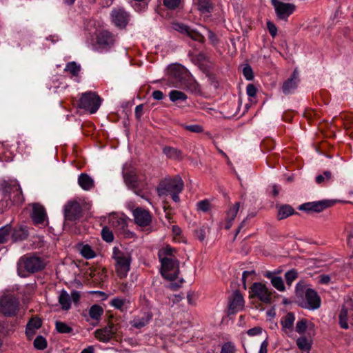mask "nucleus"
I'll use <instances>...</instances> for the list:
<instances>
[{
  "mask_svg": "<svg viewBox=\"0 0 353 353\" xmlns=\"http://www.w3.org/2000/svg\"><path fill=\"white\" fill-rule=\"evenodd\" d=\"M103 313V309L99 305H93L89 310V315L94 320H99Z\"/></svg>",
  "mask_w": 353,
  "mask_h": 353,
  "instance_id": "33",
  "label": "nucleus"
},
{
  "mask_svg": "<svg viewBox=\"0 0 353 353\" xmlns=\"http://www.w3.org/2000/svg\"><path fill=\"white\" fill-rule=\"evenodd\" d=\"M80 253L87 259H93L96 256L94 251L88 245H83L80 249Z\"/></svg>",
  "mask_w": 353,
  "mask_h": 353,
  "instance_id": "38",
  "label": "nucleus"
},
{
  "mask_svg": "<svg viewBox=\"0 0 353 353\" xmlns=\"http://www.w3.org/2000/svg\"><path fill=\"white\" fill-rule=\"evenodd\" d=\"M183 187L182 179L177 176L163 181L157 188V193L159 196L170 194L174 202L179 203L180 201L179 195L183 191Z\"/></svg>",
  "mask_w": 353,
  "mask_h": 353,
  "instance_id": "2",
  "label": "nucleus"
},
{
  "mask_svg": "<svg viewBox=\"0 0 353 353\" xmlns=\"http://www.w3.org/2000/svg\"><path fill=\"white\" fill-rule=\"evenodd\" d=\"M78 184L85 191H89L94 188V182L92 177L88 174L81 173L78 177Z\"/></svg>",
  "mask_w": 353,
  "mask_h": 353,
  "instance_id": "23",
  "label": "nucleus"
},
{
  "mask_svg": "<svg viewBox=\"0 0 353 353\" xmlns=\"http://www.w3.org/2000/svg\"><path fill=\"white\" fill-rule=\"evenodd\" d=\"M240 204L241 203L239 202H236L234 205L230 206L229 209L227 210L225 216V219L227 221L225 228L227 230H229L231 228L232 225V221L234 220L239 210Z\"/></svg>",
  "mask_w": 353,
  "mask_h": 353,
  "instance_id": "24",
  "label": "nucleus"
},
{
  "mask_svg": "<svg viewBox=\"0 0 353 353\" xmlns=\"http://www.w3.org/2000/svg\"><path fill=\"white\" fill-rule=\"evenodd\" d=\"M267 27L270 35L272 37H275L276 35L277 34V28L276 27V26L273 23L268 21Z\"/></svg>",
  "mask_w": 353,
  "mask_h": 353,
  "instance_id": "56",
  "label": "nucleus"
},
{
  "mask_svg": "<svg viewBox=\"0 0 353 353\" xmlns=\"http://www.w3.org/2000/svg\"><path fill=\"white\" fill-rule=\"evenodd\" d=\"M4 198L10 200L13 205H20L23 201L21 188L17 183H6L3 188Z\"/></svg>",
  "mask_w": 353,
  "mask_h": 353,
  "instance_id": "9",
  "label": "nucleus"
},
{
  "mask_svg": "<svg viewBox=\"0 0 353 353\" xmlns=\"http://www.w3.org/2000/svg\"><path fill=\"white\" fill-rule=\"evenodd\" d=\"M333 202L328 200H323L313 202L305 203L301 205L299 208L300 210H303L307 212H321L326 208L332 206Z\"/></svg>",
  "mask_w": 353,
  "mask_h": 353,
  "instance_id": "14",
  "label": "nucleus"
},
{
  "mask_svg": "<svg viewBox=\"0 0 353 353\" xmlns=\"http://www.w3.org/2000/svg\"><path fill=\"white\" fill-rule=\"evenodd\" d=\"M111 18L113 23L121 28H125L129 20L128 12L123 8L114 9L111 12Z\"/></svg>",
  "mask_w": 353,
  "mask_h": 353,
  "instance_id": "17",
  "label": "nucleus"
},
{
  "mask_svg": "<svg viewBox=\"0 0 353 353\" xmlns=\"http://www.w3.org/2000/svg\"><path fill=\"white\" fill-rule=\"evenodd\" d=\"M163 152L172 159L181 160L183 158L181 151L175 148L166 146L163 149Z\"/></svg>",
  "mask_w": 353,
  "mask_h": 353,
  "instance_id": "31",
  "label": "nucleus"
},
{
  "mask_svg": "<svg viewBox=\"0 0 353 353\" xmlns=\"http://www.w3.org/2000/svg\"><path fill=\"white\" fill-rule=\"evenodd\" d=\"M132 214L135 223L140 227H147L152 222V214L147 210L137 208L133 210Z\"/></svg>",
  "mask_w": 353,
  "mask_h": 353,
  "instance_id": "15",
  "label": "nucleus"
},
{
  "mask_svg": "<svg viewBox=\"0 0 353 353\" xmlns=\"http://www.w3.org/2000/svg\"><path fill=\"white\" fill-rule=\"evenodd\" d=\"M173 27L175 30L186 34H188L190 30V28L188 26L179 23H174Z\"/></svg>",
  "mask_w": 353,
  "mask_h": 353,
  "instance_id": "52",
  "label": "nucleus"
},
{
  "mask_svg": "<svg viewBox=\"0 0 353 353\" xmlns=\"http://www.w3.org/2000/svg\"><path fill=\"white\" fill-rule=\"evenodd\" d=\"M250 296L256 298L263 303L268 304L272 302V291L262 283H254L250 288Z\"/></svg>",
  "mask_w": 353,
  "mask_h": 353,
  "instance_id": "7",
  "label": "nucleus"
},
{
  "mask_svg": "<svg viewBox=\"0 0 353 353\" xmlns=\"http://www.w3.org/2000/svg\"><path fill=\"white\" fill-rule=\"evenodd\" d=\"M246 92L249 97H254L256 94V88L253 84H249L246 88Z\"/></svg>",
  "mask_w": 353,
  "mask_h": 353,
  "instance_id": "58",
  "label": "nucleus"
},
{
  "mask_svg": "<svg viewBox=\"0 0 353 353\" xmlns=\"http://www.w3.org/2000/svg\"><path fill=\"white\" fill-rule=\"evenodd\" d=\"M124 303V300L119 298H115L111 301V305L117 309H121Z\"/></svg>",
  "mask_w": 353,
  "mask_h": 353,
  "instance_id": "55",
  "label": "nucleus"
},
{
  "mask_svg": "<svg viewBox=\"0 0 353 353\" xmlns=\"http://www.w3.org/2000/svg\"><path fill=\"white\" fill-rule=\"evenodd\" d=\"M161 263L162 276L171 281H175L177 279L179 273V261L175 259H164Z\"/></svg>",
  "mask_w": 353,
  "mask_h": 353,
  "instance_id": "8",
  "label": "nucleus"
},
{
  "mask_svg": "<svg viewBox=\"0 0 353 353\" xmlns=\"http://www.w3.org/2000/svg\"><path fill=\"white\" fill-rule=\"evenodd\" d=\"M45 267L43 259L35 255L26 254L17 263V272L20 276L26 277L27 273H34L41 270Z\"/></svg>",
  "mask_w": 353,
  "mask_h": 353,
  "instance_id": "3",
  "label": "nucleus"
},
{
  "mask_svg": "<svg viewBox=\"0 0 353 353\" xmlns=\"http://www.w3.org/2000/svg\"><path fill=\"white\" fill-rule=\"evenodd\" d=\"M59 303L63 310L68 311L71 307L70 296L65 290H61L60 292L59 296Z\"/></svg>",
  "mask_w": 353,
  "mask_h": 353,
  "instance_id": "27",
  "label": "nucleus"
},
{
  "mask_svg": "<svg viewBox=\"0 0 353 353\" xmlns=\"http://www.w3.org/2000/svg\"><path fill=\"white\" fill-rule=\"evenodd\" d=\"M55 327L59 333L68 334L72 332V328L62 321H56Z\"/></svg>",
  "mask_w": 353,
  "mask_h": 353,
  "instance_id": "39",
  "label": "nucleus"
},
{
  "mask_svg": "<svg viewBox=\"0 0 353 353\" xmlns=\"http://www.w3.org/2000/svg\"><path fill=\"white\" fill-rule=\"evenodd\" d=\"M244 299L238 290H236L229 300L228 313L234 314L243 309Z\"/></svg>",
  "mask_w": 353,
  "mask_h": 353,
  "instance_id": "16",
  "label": "nucleus"
},
{
  "mask_svg": "<svg viewBox=\"0 0 353 353\" xmlns=\"http://www.w3.org/2000/svg\"><path fill=\"white\" fill-rule=\"evenodd\" d=\"M264 276L270 280L272 286L279 292H284L285 287L283 279L275 275L274 272H266Z\"/></svg>",
  "mask_w": 353,
  "mask_h": 353,
  "instance_id": "21",
  "label": "nucleus"
},
{
  "mask_svg": "<svg viewBox=\"0 0 353 353\" xmlns=\"http://www.w3.org/2000/svg\"><path fill=\"white\" fill-rule=\"evenodd\" d=\"M262 332V328L260 327H254L248 330L247 333L250 336L260 334Z\"/></svg>",
  "mask_w": 353,
  "mask_h": 353,
  "instance_id": "59",
  "label": "nucleus"
},
{
  "mask_svg": "<svg viewBox=\"0 0 353 353\" xmlns=\"http://www.w3.org/2000/svg\"><path fill=\"white\" fill-rule=\"evenodd\" d=\"M42 325V321L40 318L32 317L31 318L26 327V334L28 339L31 340L36 334V331L39 329Z\"/></svg>",
  "mask_w": 353,
  "mask_h": 353,
  "instance_id": "20",
  "label": "nucleus"
},
{
  "mask_svg": "<svg viewBox=\"0 0 353 353\" xmlns=\"http://www.w3.org/2000/svg\"><path fill=\"white\" fill-rule=\"evenodd\" d=\"M294 209L289 205H283L279 207L277 214V218L279 220L286 219L294 214Z\"/></svg>",
  "mask_w": 353,
  "mask_h": 353,
  "instance_id": "32",
  "label": "nucleus"
},
{
  "mask_svg": "<svg viewBox=\"0 0 353 353\" xmlns=\"http://www.w3.org/2000/svg\"><path fill=\"white\" fill-rule=\"evenodd\" d=\"M332 178V173L330 171H325L323 174H319L316 177V182L318 184H321L329 181Z\"/></svg>",
  "mask_w": 353,
  "mask_h": 353,
  "instance_id": "43",
  "label": "nucleus"
},
{
  "mask_svg": "<svg viewBox=\"0 0 353 353\" xmlns=\"http://www.w3.org/2000/svg\"><path fill=\"white\" fill-rule=\"evenodd\" d=\"M168 72L171 77L181 81L185 73V68L179 64H173L168 67Z\"/></svg>",
  "mask_w": 353,
  "mask_h": 353,
  "instance_id": "25",
  "label": "nucleus"
},
{
  "mask_svg": "<svg viewBox=\"0 0 353 353\" xmlns=\"http://www.w3.org/2000/svg\"><path fill=\"white\" fill-rule=\"evenodd\" d=\"M298 272L295 269H292L285 274V279L288 285L291 286L292 283L297 279Z\"/></svg>",
  "mask_w": 353,
  "mask_h": 353,
  "instance_id": "40",
  "label": "nucleus"
},
{
  "mask_svg": "<svg viewBox=\"0 0 353 353\" xmlns=\"http://www.w3.org/2000/svg\"><path fill=\"white\" fill-rule=\"evenodd\" d=\"M307 321L305 319L299 320L296 324V332L299 334H303L308 327Z\"/></svg>",
  "mask_w": 353,
  "mask_h": 353,
  "instance_id": "45",
  "label": "nucleus"
},
{
  "mask_svg": "<svg viewBox=\"0 0 353 353\" xmlns=\"http://www.w3.org/2000/svg\"><path fill=\"white\" fill-rule=\"evenodd\" d=\"M183 128L185 129L188 131L195 132V133H200L203 131V128L200 125H183Z\"/></svg>",
  "mask_w": 353,
  "mask_h": 353,
  "instance_id": "48",
  "label": "nucleus"
},
{
  "mask_svg": "<svg viewBox=\"0 0 353 353\" xmlns=\"http://www.w3.org/2000/svg\"><path fill=\"white\" fill-rule=\"evenodd\" d=\"M152 96L155 100H161L163 99L164 94L161 90H155L152 92Z\"/></svg>",
  "mask_w": 353,
  "mask_h": 353,
  "instance_id": "63",
  "label": "nucleus"
},
{
  "mask_svg": "<svg viewBox=\"0 0 353 353\" xmlns=\"http://www.w3.org/2000/svg\"><path fill=\"white\" fill-rule=\"evenodd\" d=\"M19 301L10 294H3L0 299V312L5 316H13L19 311Z\"/></svg>",
  "mask_w": 353,
  "mask_h": 353,
  "instance_id": "6",
  "label": "nucleus"
},
{
  "mask_svg": "<svg viewBox=\"0 0 353 353\" xmlns=\"http://www.w3.org/2000/svg\"><path fill=\"white\" fill-rule=\"evenodd\" d=\"M187 35L189 36L192 39L199 42H203L204 39L203 37L199 32L190 28Z\"/></svg>",
  "mask_w": 353,
  "mask_h": 353,
  "instance_id": "47",
  "label": "nucleus"
},
{
  "mask_svg": "<svg viewBox=\"0 0 353 353\" xmlns=\"http://www.w3.org/2000/svg\"><path fill=\"white\" fill-rule=\"evenodd\" d=\"M169 97L170 101L176 102L178 101H185L187 99V95L179 90H173L169 93Z\"/></svg>",
  "mask_w": 353,
  "mask_h": 353,
  "instance_id": "35",
  "label": "nucleus"
},
{
  "mask_svg": "<svg viewBox=\"0 0 353 353\" xmlns=\"http://www.w3.org/2000/svg\"><path fill=\"white\" fill-rule=\"evenodd\" d=\"M11 232V226L6 225L0 228V243H4L8 240Z\"/></svg>",
  "mask_w": 353,
  "mask_h": 353,
  "instance_id": "36",
  "label": "nucleus"
},
{
  "mask_svg": "<svg viewBox=\"0 0 353 353\" xmlns=\"http://www.w3.org/2000/svg\"><path fill=\"white\" fill-rule=\"evenodd\" d=\"M117 331V326L112 323H109L104 327L97 329L94 332V336L101 342L108 343L114 337Z\"/></svg>",
  "mask_w": 353,
  "mask_h": 353,
  "instance_id": "13",
  "label": "nucleus"
},
{
  "mask_svg": "<svg viewBox=\"0 0 353 353\" xmlns=\"http://www.w3.org/2000/svg\"><path fill=\"white\" fill-rule=\"evenodd\" d=\"M243 74L247 80H252L254 78L252 69L249 65L244 67Z\"/></svg>",
  "mask_w": 353,
  "mask_h": 353,
  "instance_id": "54",
  "label": "nucleus"
},
{
  "mask_svg": "<svg viewBox=\"0 0 353 353\" xmlns=\"http://www.w3.org/2000/svg\"><path fill=\"white\" fill-rule=\"evenodd\" d=\"M199 9L202 12H210L211 6L208 0H199Z\"/></svg>",
  "mask_w": 353,
  "mask_h": 353,
  "instance_id": "51",
  "label": "nucleus"
},
{
  "mask_svg": "<svg viewBox=\"0 0 353 353\" xmlns=\"http://www.w3.org/2000/svg\"><path fill=\"white\" fill-rule=\"evenodd\" d=\"M152 318V314L150 312H147L142 317L134 319L132 321V325L136 328H141L146 325Z\"/></svg>",
  "mask_w": 353,
  "mask_h": 353,
  "instance_id": "30",
  "label": "nucleus"
},
{
  "mask_svg": "<svg viewBox=\"0 0 353 353\" xmlns=\"http://www.w3.org/2000/svg\"><path fill=\"white\" fill-rule=\"evenodd\" d=\"M296 345L299 349L304 351H308L311 348L312 341L305 336H301L296 340Z\"/></svg>",
  "mask_w": 353,
  "mask_h": 353,
  "instance_id": "34",
  "label": "nucleus"
},
{
  "mask_svg": "<svg viewBox=\"0 0 353 353\" xmlns=\"http://www.w3.org/2000/svg\"><path fill=\"white\" fill-rule=\"evenodd\" d=\"M143 105L142 104L138 105L135 108V116L137 119H139L143 115Z\"/></svg>",
  "mask_w": 353,
  "mask_h": 353,
  "instance_id": "61",
  "label": "nucleus"
},
{
  "mask_svg": "<svg viewBox=\"0 0 353 353\" xmlns=\"http://www.w3.org/2000/svg\"><path fill=\"white\" fill-rule=\"evenodd\" d=\"M299 82V73L296 70H295L291 78L287 79L283 84L282 90L285 94H288L292 93L294 90H295L298 86V83Z\"/></svg>",
  "mask_w": 353,
  "mask_h": 353,
  "instance_id": "19",
  "label": "nucleus"
},
{
  "mask_svg": "<svg viewBox=\"0 0 353 353\" xmlns=\"http://www.w3.org/2000/svg\"><path fill=\"white\" fill-rule=\"evenodd\" d=\"M176 252L175 249L172 248L170 245H166L163 248H162L159 251V257L160 259V261H162L164 259H176L174 256V254Z\"/></svg>",
  "mask_w": 353,
  "mask_h": 353,
  "instance_id": "28",
  "label": "nucleus"
},
{
  "mask_svg": "<svg viewBox=\"0 0 353 353\" xmlns=\"http://www.w3.org/2000/svg\"><path fill=\"white\" fill-rule=\"evenodd\" d=\"M197 209L202 212H206L210 210V203L208 200H203L197 203Z\"/></svg>",
  "mask_w": 353,
  "mask_h": 353,
  "instance_id": "49",
  "label": "nucleus"
},
{
  "mask_svg": "<svg viewBox=\"0 0 353 353\" xmlns=\"http://www.w3.org/2000/svg\"><path fill=\"white\" fill-rule=\"evenodd\" d=\"M110 223L112 226L123 233L125 238L131 239L134 236V234L128 230L127 221L124 218L113 216Z\"/></svg>",
  "mask_w": 353,
  "mask_h": 353,
  "instance_id": "18",
  "label": "nucleus"
},
{
  "mask_svg": "<svg viewBox=\"0 0 353 353\" xmlns=\"http://www.w3.org/2000/svg\"><path fill=\"white\" fill-rule=\"evenodd\" d=\"M28 230L26 226H19L15 228L12 233V239L14 241H21L27 238Z\"/></svg>",
  "mask_w": 353,
  "mask_h": 353,
  "instance_id": "29",
  "label": "nucleus"
},
{
  "mask_svg": "<svg viewBox=\"0 0 353 353\" xmlns=\"http://www.w3.org/2000/svg\"><path fill=\"white\" fill-rule=\"evenodd\" d=\"M97 41L99 45L105 47L112 45L114 39L113 34L110 32L103 30L99 33Z\"/></svg>",
  "mask_w": 353,
  "mask_h": 353,
  "instance_id": "22",
  "label": "nucleus"
},
{
  "mask_svg": "<svg viewBox=\"0 0 353 353\" xmlns=\"http://www.w3.org/2000/svg\"><path fill=\"white\" fill-rule=\"evenodd\" d=\"M268 344L269 343L268 339H265L261 344L259 353H268Z\"/></svg>",
  "mask_w": 353,
  "mask_h": 353,
  "instance_id": "60",
  "label": "nucleus"
},
{
  "mask_svg": "<svg viewBox=\"0 0 353 353\" xmlns=\"http://www.w3.org/2000/svg\"><path fill=\"white\" fill-rule=\"evenodd\" d=\"M32 212L30 217L35 225H45L48 223L46 210L43 205L34 203L31 205Z\"/></svg>",
  "mask_w": 353,
  "mask_h": 353,
  "instance_id": "12",
  "label": "nucleus"
},
{
  "mask_svg": "<svg viewBox=\"0 0 353 353\" xmlns=\"http://www.w3.org/2000/svg\"><path fill=\"white\" fill-rule=\"evenodd\" d=\"M347 316L348 312L345 307H342L339 314V324L343 329H347L349 327L347 323Z\"/></svg>",
  "mask_w": 353,
  "mask_h": 353,
  "instance_id": "37",
  "label": "nucleus"
},
{
  "mask_svg": "<svg viewBox=\"0 0 353 353\" xmlns=\"http://www.w3.org/2000/svg\"><path fill=\"white\" fill-rule=\"evenodd\" d=\"M80 69V65L77 64L74 61H72L66 64L65 70L70 72L74 76H77L79 74Z\"/></svg>",
  "mask_w": 353,
  "mask_h": 353,
  "instance_id": "41",
  "label": "nucleus"
},
{
  "mask_svg": "<svg viewBox=\"0 0 353 353\" xmlns=\"http://www.w3.org/2000/svg\"><path fill=\"white\" fill-rule=\"evenodd\" d=\"M34 346L37 350H44L47 347V341L42 336H38L34 341Z\"/></svg>",
  "mask_w": 353,
  "mask_h": 353,
  "instance_id": "42",
  "label": "nucleus"
},
{
  "mask_svg": "<svg viewBox=\"0 0 353 353\" xmlns=\"http://www.w3.org/2000/svg\"><path fill=\"white\" fill-rule=\"evenodd\" d=\"M70 301H72V302L75 305L79 304V302L81 299V294H80L79 292H78L77 290H73V291H72L71 295H70Z\"/></svg>",
  "mask_w": 353,
  "mask_h": 353,
  "instance_id": "57",
  "label": "nucleus"
},
{
  "mask_svg": "<svg viewBox=\"0 0 353 353\" xmlns=\"http://www.w3.org/2000/svg\"><path fill=\"white\" fill-rule=\"evenodd\" d=\"M181 0H163L164 5L169 9H175L180 4Z\"/></svg>",
  "mask_w": 353,
  "mask_h": 353,
  "instance_id": "53",
  "label": "nucleus"
},
{
  "mask_svg": "<svg viewBox=\"0 0 353 353\" xmlns=\"http://www.w3.org/2000/svg\"><path fill=\"white\" fill-rule=\"evenodd\" d=\"M82 208L77 201H69L64 207V217L67 221H74L81 216Z\"/></svg>",
  "mask_w": 353,
  "mask_h": 353,
  "instance_id": "11",
  "label": "nucleus"
},
{
  "mask_svg": "<svg viewBox=\"0 0 353 353\" xmlns=\"http://www.w3.org/2000/svg\"><path fill=\"white\" fill-rule=\"evenodd\" d=\"M295 321V316L292 312L287 313L281 319V324L282 325V330L285 332L288 330H292L294 323Z\"/></svg>",
  "mask_w": 353,
  "mask_h": 353,
  "instance_id": "26",
  "label": "nucleus"
},
{
  "mask_svg": "<svg viewBox=\"0 0 353 353\" xmlns=\"http://www.w3.org/2000/svg\"><path fill=\"white\" fill-rule=\"evenodd\" d=\"M18 150L21 152H23L27 154L30 153V147L26 143L25 141H21L17 143Z\"/></svg>",
  "mask_w": 353,
  "mask_h": 353,
  "instance_id": "50",
  "label": "nucleus"
},
{
  "mask_svg": "<svg viewBox=\"0 0 353 353\" xmlns=\"http://www.w3.org/2000/svg\"><path fill=\"white\" fill-rule=\"evenodd\" d=\"M296 302L303 308L316 310L321 306V298L317 292L310 288H305L303 282H299L295 287Z\"/></svg>",
  "mask_w": 353,
  "mask_h": 353,
  "instance_id": "1",
  "label": "nucleus"
},
{
  "mask_svg": "<svg viewBox=\"0 0 353 353\" xmlns=\"http://www.w3.org/2000/svg\"><path fill=\"white\" fill-rule=\"evenodd\" d=\"M125 181L127 183L130 184L132 187H135L137 185V179L134 176H129L125 177Z\"/></svg>",
  "mask_w": 353,
  "mask_h": 353,
  "instance_id": "62",
  "label": "nucleus"
},
{
  "mask_svg": "<svg viewBox=\"0 0 353 353\" xmlns=\"http://www.w3.org/2000/svg\"><path fill=\"white\" fill-rule=\"evenodd\" d=\"M276 17L280 20L287 21L288 17L294 13L296 6L293 3H284L279 0H271Z\"/></svg>",
  "mask_w": 353,
  "mask_h": 353,
  "instance_id": "10",
  "label": "nucleus"
},
{
  "mask_svg": "<svg viewBox=\"0 0 353 353\" xmlns=\"http://www.w3.org/2000/svg\"><path fill=\"white\" fill-rule=\"evenodd\" d=\"M112 259L115 262V271L120 279L125 278L130 269L131 255L114 247L112 251Z\"/></svg>",
  "mask_w": 353,
  "mask_h": 353,
  "instance_id": "4",
  "label": "nucleus"
},
{
  "mask_svg": "<svg viewBox=\"0 0 353 353\" xmlns=\"http://www.w3.org/2000/svg\"><path fill=\"white\" fill-rule=\"evenodd\" d=\"M347 242L348 246L353 248V230L348 234Z\"/></svg>",
  "mask_w": 353,
  "mask_h": 353,
  "instance_id": "64",
  "label": "nucleus"
},
{
  "mask_svg": "<svg viewBox=\"0 0 353 353\" xmlns=\"http://www.w3.org/2000/svg\"><path fill=\"white\" fill-rule=\"evenodd\" d=\"M101 101L102 99L96 92L89 91L81 94L78 101V107L94 114L100 108Z\"/></svg>",
  "mask_w": 353,
  "mask_h": 353,
  "instance_id": "5",
  "label": "nucleus"
},
{
  "mask_svg": "<svg viewBox=\"0 0 353 353\" xmlns=\"http://www.w3.org/2000/svg\"><path fill=\"white\" fill-rule=\"evenodd\" d=\"M102 239L106 242H112L114 240L112 232L108 228L104 227L101 230Z\"/></svg>",
  "mask_w": 353,
  "mask_h": 353,
  "instance_id": "44",
  "label": "nucleus"
},
{
  "mask_svg": "<svg viewBox=\"0 0 353 353\" xmlns=\"http://www.w3.org/2000/svg\"><path fill=\"white\" fill-rule=\"evenodd\" d=\"M235 352L234 345L231 342H227L222 345L220 353H235Z\"/></svg>",
  "mask_w": 353,
  "mask_h": 353,
  "instance_id": "46",
  "label": "nucleus"
}]
</instances>
